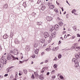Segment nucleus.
<instances>
[{
    "mask_svg": "<svg viewBox=\"0 0 80 80\" xmlns=\"http://www.w3.org/2000/svg\"><path fill=\"white\" fill-rule=\"evenodd\" d=\"M72 62H74L75 63V67L76 68H78L79 65H78V60L77 59L74 58L72 59Z\"/></svg>",
    "mask_w": 80,
    "mask_h": 80,
    "instance_id": "1",
    "label": "nucleus"
},
{
    "mask_svg": "<svg viewBox=\"0 0 80 80\" xmlns=\"http://www.w3.org/2000/svg\"><path fill=\"white\" fill-rule=\"evenodd\" d=\"M72 48H73V49H74L75 50H76V51H78V50L80 49V48H78V47H77V46L75 45H73Z\"/></svg>",
    "mask_w": 80,
    "mask_h": 80,
    "instance_id": "2",
    "label": "nucleus"
},
{
    "mask_svg": "<svg viewBox=\"0 0 80 80\" xmlns=\"http://www.w3.org/2000/svg\"><path fill=\"white\" fill-rule=\"evenodd\" d=\"M13 53L14 55H18V51L16 49L13 50Z\"/></svg>",
    "mask_w": 80,
    "mask_h": 80,
    "instance_id": "3",
    "label": "nucleus"
},
{
    "mask_svg": "<svg viewBox=\"0 0 80 80\" xmlns=\"http://www.w3.org/2000/svg\"><path fill=\"white\" fill-rule=\"evenodd\" d=\"M44 37L46 38H48V37H49V34H48V33L47 32H45L44 33Z\"/></svg>",
    "mask_w": 80,
    "mask_h": 80,
    "instance_id": "4",
    "label": "nucleus"
},
{
    "mask_svg": "<svg viewBox=\"0 0 80 80\" xmlns=\"http://www.w3.org/2000/svg\"><path fill=\"white\" fill-rule=\"evenodd\" d=\"M59 25L57 24H56L54 26L55 30L56 31H57V30H58L59 29Z\"/></svg>",
    "mask_w": 80,
    "mask_h": 80,
    "instance_id": "5",
    "label": "nucleus"
},
{
    "mask_svg": "<svg viewBox=\"0 0 80 80\" xmlns=\"http://www.w3.org/2000/svg\"><path fill=\"white\" fill-rule=\"evenodd\" d=\"M75 58L77 59L78 60H80V56H79L78 54H75Z\"/></svg>",
    "mask_w": 80,
    "mask_h": 80,
    "instance_id": "6",
    "label": "nucleus"
},
{
    "mask_svg": "<svg viewBox=\"0 0 80 80\" xmlns=\"http://www.w3.org/2000/svg\"><path fill=\"white\" fill-rule=\"evenodd\" d=\"M46 19L48 22H50L51 20H52L53 18L51 17L48 16L46 18Z\"/></svg>",
    "mask_w": 80,
    "mask_h": 80,
    "instance_id": "7",
    "label": "nucleus"
},
{
    "mask_svg": "<svg viewBox=\"0 0 80 80\" xmlns=\"http://www.w3.org/2000/svg\"><path fill=\"white\" fill-rule=\"evenodd\" d=\"M11 55V57L13 59V60H18V58L17 57H15L13 56L12 54H10Z\"/></svg>",
    "mask_w": 80,
    "mask_h": 80,
    "instance_id": "8",
    "label": "nucleus"
},
{
    "mask_svg": "<svg viewBox=\"0 0 80 80\" xmlns=\"http://www.w3.org/2000/svg\"><path fill=\"white\" fill-rule=\"evenodd\" d=\"M59 48L58 47H54L52 49V51L53 52L54 51H55V52H56V51L58 50V48Z\"/></svg>",
    "mask_w": 80,
    "mask_h": 80,
    "instance_id": "9",
    "label": "nucleus"
},
{
    "mask_svg": "<svg viewBox=\"0 0 80 80\" xmlns=\"http://www.w3.org/2000/svg\"><path fill=\"white\" fill-rule=\"evenodd\" d=\"M12 55V54H10L9 55H8L7 56L8 59L9 60H10L12 59V56L11 55Z\"/></svg>",
    "mask_w": 80,
    "mask_h": 80,
    "instance_id": "10",
    "label": "nucleus"
},
{
    "mask_svg": "<svg viewBox=\"0 0 80 80\" xmlns=\"http://www.w3.org/2000/svg\"><path fill=\"white\" fill-rule=\"evenodd\" d=\"M3 38L4 39H6L7 38H8V36L6 34L3 36Z\"/></svg>",
    "mask_w": 80,
    "mask_h": 80,
    "instance_id": "11",
    "label": "nucleus"
},
{
    "mask_svg": "<svg viewBox=\"0 0 80 80\" xmlns=\"http://www.w3.org/2000/svg\"><path fill=\"white\" fill-rule=\"evenodd\" d=\"M51 36L52 38H55V37H56V34L55 33V32L54 33H52Z\"/></svg>",
    "mask_w": 80,
    "mask_h": 80,
    "instance_id": "12",
    "label": "nucleus"
},
{
    "mask_svg": "<svg viewBox=\"0 0 80 80\" xmlns=\"http://www.w3.org/2000/svg\"><path fill=\"white\" fill-rule=\"evenodd\" d=\"M63 22V21L61 20L60 21V22H59V24L60 26L62 27V26L63 25V22Z\"/></svg>",
    "mask_w": 80,
    "mask_h": 80,
    "instance_id": "13",
    "label": "nucleus"
},
{
    "mask_svg": "<svg viewBox=\"0 0 80 80\" xmlns=\"http://www.w3.org/2000/svg\"><path fill=\"white\" fill-rule=\"evenodd\" d=\"M39 77L40 80H43L44 79V77L42 75H40Z\"/></svg>",
    "mask_w": 80,
    "mask_h": 80,
    "instance_id": "14",
    "label": "nucleus"
},
{
    "mask_svg": "<svg viewBox=\"0 0 80 80\" xmlns=\"http://www.w3.org/2000/svg\"><path fill=\"white\" fill-rule=\"evenodd\" d=\"M54 7H55V6L53 5H50L49 7V8L50 9H53V8H54Z\"/></svg>",
    "mask_w": 80,
    "mask_h": 80,
    "instance_id": "15",
    "label": "nucleus"
},
{
    "mask_svg": "<svg viewBox=\"0 0 80 80\" xmlns=\"http://www.w3.org/2000/svg\"><path fill=\"white\" fill-rule=\"evenodd\" d=\"M14 43L16 44H18L20 42L17 39H16L14 41Z\"/></svg>",
    "mask_w": 80,
    "mask_h": 80,
    "instance_id": "16",
    "label": "nucleus"
},
{
    "mask_svg": "<svg viewBox=\"0 0 80 80\" xmlns=\"http://www.w3.org/2000/svg\"><path fill=\"white\" fill-rule=\"evenodd\" d=\"M45 41V40L44 38H42L40 40V42H41V43H44Z\"/></svg>",
    "mask_w": 80,
    "mask_h": 80,
    "instance_id": "17",
    "label": "nucleus"
},
{
    "mask_svg": "<svg viewBox=\"0 0 80 80\" xmlns=\"http://www.w3.org/2000/svg\"><path fill=\"white\" fill-rule=\"evenodd\" d=\"M23 72L24 73H25V74L26 75V74H27V70L23 69Z\"/></svg>",
    "mask_w": 80,
    "mask_h": 80,
    "instance_id": "18",
    "label": "nucleus"
},
{
    "mask_svg": "<svg viewBox=\"0 0 80 80\" xmlns=\"http://www.w3.org/2000/svg\"><path fill=\"white\" fill-rule=\"evenodd\" d=\"M54 29H55L54 27H52L50 29V32H52L53 30Z\"/></svg>",
    "mask_w": 80,
    "mask_h": 80,
    "instance_id": "19",
    "label": "nucleus"
},
{
    "mask_svg": "<svg viewBox=\"0 0 80 80\" xmlns=\"http://www.w3.org/2000/svg\"><path fill=\"white\" fill-rule=\"evenodd\" d=\"M45 6H43L41 8V10H45Z\"/></svg>",
    "mask_w": 80,
    "mask_h": 80,
    "instance_id": "20",
    "label": "nucleus"
},
{
    "mask_svg": "<svg viewBox=\"0 0 80 80\" xmlns=\"http://www.w3.org/2000/svg\"><path fill=\"white\" fill-rule=\"evenodd\" d=\"M42 22H37V25H42Z\"/></svg>",
    "mask_w": 80,
    "mask_h": 80,
    "instance_id": "21",
    "label": "nucleus"
},
{
    "mask_svg": "<svg viewBox=\"0 0 80 80\" xmlns=\"http://www.w3.org/2000/svg\"><path fill=\"white\" fill-rule=\"evenodd\" d=\"M25 50H27V51H29V50H30V48L28 47L27 46L25 48Z\"/></svg>",
    "mask_w": 80,
    "mask_h": 80,
    "instance_id": "22",
    "label": "nucleus"
},
{
    "mask_svg": "<svg viewBox=\"0 0 80 80\" xmlns=\"http://www.w3.org/2000/svg\"><path fill=\"white\" fill-rule=\"evenodd\" d=\"M58 58H62V55H61L60 54H59L58 55Z\"/></svg>",
    "mask_w": 80,
    "mask_h": 80,
    "instance_id": "23",
    "label": "nucleus"
},
{
    "mask_svg": "<svg viewBox=\"0 0 80 80\" xmlns=\"http://www.w3.org/2000/svg\"><path fill=\"white\" fill-rule=\"evenodd\" d=\"M4 64H6L7 63V60L5 59L4 60L2 61Z\"/></svg>",
    "mask_w": 80,
    "mask_h": 80,
    "instance_id": "24",
    "label": "nucleus"
},
{
    "mask_svg": "<svg viewBox=\"0 0 80 80\" xmlns=\"http://www.w3.org/2000/svg\"><path fill=\"white\" fill-rule=\"evenodd\" d=\"M38 49H37L35 51V54L38 55Z\"/></svg>",
    "mask_w": 80,
    "mask_h": 80,
    "instance_id": "25",
    "label": "nucleus"
},
{
    "mask_svg": "<svg viewBox=\"0 0 80 80\" xmlns=\"http://www.w3.org/2000/svg\"><path fill=\"white\" fill-rule=\"evenodd\" d=\"M23 6H24V7L25 8L26 7V2H24L22 4Z\"/></svg>",
    "mask_w": 80,
    "mask_h": 80,
    "instance_id": "26",
    "label": "nucleus"
},
{
    "mask_svg": "<svg viewBox=\"0 0 80 80\" xmlns=\"http://www.w3.org/2000/svg\"><path fill=\"white\" fill-rule=\"evenodd\" d=\"M4 8H8V5L7 4H5L4 6Z\"/></svg>",
    "mask_w": 80,
    "mask_h": 80,
    "instance_id": "27",
    "label": "nucleus"
},
{
    "mask_svg": "<svg viewBox=\"0 0 80 80\" xmlns=\"http://www.w3.org/2000/svg\"><path fill=\"white\" fill-rule=\"evenodd\" d=\"M72 28L73 29V30H74L75 31H77V28H76V27L73 26L72 27Z\"/></svg>",
    "mask_w": 80,
    "mask_h": 80,
    "instance_id": "28",
    "label": "nucleus"
},
{
    "mask_svg": "<svg viewBox=\"0 0 80 80\" xmlns=\"http://www.w3.org/2000/svg\"><path fill=\"white\" fill-rule=\"evenodd\" d=\"M53 67L54 68H57V64H55Z\"/></svg>",
    "mask_w": 80,
    "mask_h": 80,
    "instance_id": "29",
    "label": "nucleus"
},
{
    "mask_svg": "<svg viewBox=\"0 0 80 80\" xmlns=\"http://www.w3.org/2000/svg\"><path fill=\"white\" fill-rule=\"evenodd\" d=\"M14 67V66H12V67H11L8 68L7 69V70H10V68H13Z\"/></svg>",
    "mask_w": 80,
    "mask_h": 80,
    "instance_id": "30",
    "label": "nucleus"
},
{
    "mask_svg": "<svg viewBox=\"0 0 80 80\" xmlns=\"http://www.w3.org/2000/svg\"><path fill=\"white\" fill-rule=\"evenodd\" d=\"M55 70H53L51 72V74H54V73H55Z\"/></svg>",
    "mask_w": 80,
    "mask_h": 80,
    "instance_id": "31",
    "label": "nucleus"
},
{
    "mask_svg": "<svg viewBox=\"0 0 80 80\" xmlns=\"http://www.w3.org/2000/svg\"><path fill=\"white\" fill-rule=\"evenodd\" d=\"M31 78L32 79H35V77L34 76V75L32 74V75L31 77Z\"/></svg>",
    "mask_w": 80,
    "mask_h": 80,
    "instance_id": "32",
    "label": "nucleus"
},
{
    "mask_svg": "<svg viewBox=\"0 0 80 80\" xmlns=\"http://www.w3.org/2000/svg\"><path fill=\"white\" fill-rule=\"evenodd\" d=\"M1 59L2 61H3V60H5V57L2 56L1 58Z\"/></svg>",
    "mask_w": 80,
    "mask_h": 80,
    "instance_id": "33",
    "label": "nucleus"
},
{
    "mask_svg": "<svg viewBox=\"0 0 80 80\" xmlns=\"http://www.w3.org/2000/svg\"><path fill=\"white\" fill-rule=\"evenodd\" d=\"M54 11L56 12H58V9H57V8L55 9L54 10Z\"/></svg>",
    "mask_w": 80,
    "mask_h": 80,
    "instance_id": "34",
    "label": "nucleus"
},
{
    "mask_svg": "<svg viewBox=\"0 0 80 80\" xmlns=\"http://www.w3.org/2000/svg\"><path fill=\"white\" fill-rule=\"evenodd\" d=\"M32 16H34V15H36V13L34 12H33L32 13Z\"/></svg>",
    "mask_w": 80,
    "mask_h": 80,
    "instance_id": "35",
    "label": "nucleus"
},
{
    "mask_svg": "<svg viewBox=\"0 0 80 80\" xmlns=\"http://www.w3.org/2000/svg\"><path fill=\"white\" fill-rule=\"evenodd\" d=\"M47 47V44H44L43 46V47L44 48H45Z\"/></svg>",
    "mask_w": 80,
    "mask_h": 80,
    "instance_id": "36",
    "label": "nucleus"
},
{
    "mask_svg": "<svg viewBox=\"0 0 80 80\" xmlns=\"http://www.w3.org/2000/svg\"><path fill=\"white\" fill-rule=\"evenodd\" d=\"M53 61H57V58L56 57L53 60Z\"/></svg>",
    "mask_w": 80,
    "mask_h": 80,
    "instance_id": "37",
    "label": "nucleus"
},
{
    "mask_svg": "<svg viewBox=\"0 0 80 80\" xmlns=\"http://www.w3.org/2000/svg\"><path fill=\"white\" fill-rule=\"evenodd\" d=\"M59 77L60 78H61V79H63V78H64L63 77L62 75L60 76Z\"/></svg>",
    "mask_w": 80,
    "mask_h": 80,
    "instance_id": "38",
    "label": "nucleus"
},
{
    "mask_svg": "<svg viewBox=\"0 0 80 80\" xmlns=\"http://www.w3.org/2000/svg\"><path fill=\"white\" fill-rule=\"evenodd\" d=\"M56 77V76H52V79L54 80L55 79Z\"/></svg>",
    "mask_w": 80,
    "mask_h": 80,
    "instance_id": "39",
    "label": "nucleus"
},
{
    "mask_svg": "<svg viewBox=\"0 0 80 80\" xmlns=\"http://www.w3.org/2000/svg\"><path fill=\"white\" fill-rule=\"evenodd\" d=\"M45 54V52H43L41 53V56H43Z\"/></svg>",
    "mask_w": 80,
    "mask_h": 80,
    "instance_id": "40",
    "label": "nucleus"
},
{
    "mask_svg": "<svg viewBox=\"0 0 80 80\" xmlns=\"http://www.w3.org/2000/svg\"><path fill=\"white\" fill-rule=\"evenodd\" d=\"M48 59L46 60H45V62H44V63H48Z\"/></svg>",
    "mask_w": 80,
    "mask_h": 80,
    "instance_id": "41",
    "label": "nucleus"
},
{
    "mask_svg": "<svg viewBox=\"0 0 80 80\" xmlns=\"http://www.w3.org/2000/svg\"><path fill=\"white\" fill-rule=\"evenodd\" d=\"M13 78V75H11L10 76V79H11V78Z\"/></svg>",
    "mask_w": 80,
    "mask_h": 80,
    "instance_id": "42",
    "label": "nucleus"
},
{
    "mask_svg": "<svg viewBox=\"0 0 80 80\" xmlns=\"http://www.w3.org/2000/svg\"><path fill=\"white\" fill-rule=\"evenodd\" d=\"M58 20H59V21H63V20L61 19L60 18H58Z\"/></svg>",
    "mask_w": 80,
    "mask_h": 80,
    "instance_id": "43",
    "label": "nucleus"
},
{
    "mask_svg": "<svg viewBox=\"0 0 80 80\" xmlns=\"http://www.w3.org/2000/svg\"><path fill=\"white\" fill-rule=\"evenodd\" d=\"M52 3H48V6H50V5H52Z\"/></svg>",
    "mask_w": 80,
    "mask_h": 80,
    "instance_id": "44",
    "label": "nucleus"
},
{
    "mask_svg": "<svg viewBox=\"0 0 80 80\" xmlns=\"http://www.w3.org/2000/svg\"><path fill=\"white\" fill-rule=\"evenodd\" d=\"M43 72H44V70H43V69H42V70L41 71V72L43 73Z\"/></svg>",
    "mask_w": 80,
    "mask_h": 80,
    "instance_id": "45",
    "label": "nucleus"
},
{
    "mask_svg": "<svg viewBox=\"0 0 80 80\" xmlns=\"http://www.w3.org/2000/svg\"><path fill=\"white\" fill-rule=\"evenodd\" d=\"M77 36L78 37H80V35L79 34H77Z\"/></svg>",
    "mask_w": 80,
    "mask_h": 80,
    "instance_id": "46",
    "label": "nucleus"
},
{
    "mask_svg": "<svg viewBox=\"0 0 80 80\" xmlns=\"http://www.w3.org/2000/svg\"><path fill=\"white\" fill-rule=\"evenodd\" d=\"M49 39L50 41H51V40H52V37H49Z\"/></svg>",
    "mask_w": 80,
    "mask_h": 80,
    "instance_id": "47",
    "label": "nucleus"
},
{
    "mask_svg": "<svg viewBox=\"0 0 80 80\" xmlns=\"http://www.w3.org/2000/svg\"><path fill=\"white\" fill-rule=\"evenodd\" d=\"M75 38V36H73L72 37V39H74Z\"/></svg>",
    "mask_w": 80,
    "mask_h": 80,
    "instance_id": "48",
    "label": "nucleus"
},
{
    "mask_svg": "<svg viewBox=\"0 0 80 80\" xmlns=\"http://www.w3.org/2000/svg\"><path fill=\"white\" fill-rule=\"evenodd\" d=\"M46 51H47V52H49V49H48V48H46Z\"/></svg>",
    "mask_w": 80,
    "mask_h": 80,
    "instance_id": "49",
    "label": "nucleus"
},
{
    "mask_svg": "<svg viewBox=\"0 0 80 80\" xmlns=\"http://www.w3.org/2000/svg\"><path fill=\"white\" fill-rule=\"evenodd\" d=\"M67 33V32H66V31H63L62 32V34H65V33Z\"/></svg>",
    "mask_w": 80,
    "mask_h": 80,
    "instance_id": "50",
    "label": "nucleus"
},
{
    "mask_svg": "<svg viewBox=\"0 0 80 80\" xmlns=\"http://www.w3.org/2000/svg\"><path fill=\"white\" fill-rule=\"evenodd\" d=\"M48 49L49 51H50V50H52V49H51V48H50V47L48 48Z\"/></svg>",
    "mask_w": 80,
    "mask_h": 80,
    "instance_id": "51",
    "label": "nucleus"
},
{
    "mask_svg": "<svg viewBox=\"0 0 80 80\" xmlns=\"http://www.w3.org/2000/svg\"><path fill=\"white\" fill-rule=\"evenodd\" d=\"M11 53H13V51L12 50L10 51V53L9 54H11Z\"/></svg>",
    "mask_w": 80,
    "mask_h": 80,
    "instance_id": "52",
    "label": "nucleus"
},
{
    "mask_svg": "<svg viewBox=\"0 0 80 80\" xmlns=\"http://www.w3.org/2000/svg\"><path fill=\"white\" fill-rule=\"evenodd\" d=\"M35 77H38V74H37L36 75H35Z\"/></svg>",
    "mask_w": 80,
    "mask_h": 80,
    "instance_id": "53",
    "label": "nucleus"
},
{
    "mask_svg": "<svg viewBox=\"0 0 80 80\" xmlns=\"http://www.w3.org/2000/svg\"><path fill=\"white\" fill-rule=\"evenodd\" d=\"M34 74L35 75H36L38 74V73H37V72H34Z\"/></svg>",
    "mask_w": 80,
    "mask_h": 80,
    "instance_id": "54",
    "label": "nucleus"
},
{
    "mask_svg": "<svg viewBox=\"0 0 80 80\" xmlns=\"http://www.w3.org/2000/svg\"><path fill=\"white\" fill-rule=\"evenodd\" d=\"M34 47L36 48L37 47V44H34Z\"/></svg>",
    "mask_w": 80,
    "mask_h": 80,
    "instance_id": "55",
    "label": "nucleus"
},
{
    "mask_svg": "<svg viewBox=\"0 0 80 80\" xmlns=\"http://www.w3.org/2000/svg\"><path fill=\"white\" fill-rule=\"evenodd\" d=\"M32 57L33 58H35V55L32 56Z\"/></svg>",
    "mask_w": 80,
    "mask_h": 80,
    "instance_id": "56",
    "label": "nucleus"
},
{
    "mask_svg": "<svg viewBox=\"0 0 80 80\" xmlns=\"http://www.w3.org/2000/svg\"><path fill=\"white\" fill-rule=\"evenodd\" d=\"M7 76H8V74H6L4 75V77H7Z\"/></svg>",
    "mask_w": 80,
    "mask_h": 80,
    "instance_id": "57",
    "label": "nucleus"
},
{
    "mask_svg": "<svg viewBox=\"0 0 80 80\" xmlns=\"http://www.w3.org/2000/svg\"><path fill=\"white\" fill-rule=\"evenodd\" d=\"M49 74H50V72H47V75H49Z\"/></svg>",
    "mask_w": 80,
    "mask_h": 80,
    "instance_id": "58",
    "label": "nucleus"
},
{
    "mask_svg": "<svg viewBox=\"0 0 80 80\" xmlns=\"http://www.w3.org/2000/svg\"><path fill=\"white\" fill-rule=\"evenodd\" d=\"M2 49V47L1 46H0V51H1Z\"/></svg>",
    "mask_w": 80,
    "mask_h": 80,
    "instance_id": "59",
    "label": "nucleus"
},
{
    "mask_svg": "<svg viewBox=\"0 0 80 80\" xmlns=\"http://www.w3.org/2000/svg\"><path fill=\"white\" fill-rule=\"evenodd\" d=\"M19 63H23V62L21 61H19Z\"/></svg>",
    "mask_w": 80,
    "mask_h": 80,
    "instance_id": "60",
    "label": "nucleus"
},
{
    "mask_svg": "<svg viewBox=\"0 0 80 80\" xmlns=\"http://www.w3.org/2000/svg\"><path fill=\"white\" fill-rule=\"evenodd\" d=\"M67 37V35H65L64 37V38H66Z\"/></svg>",
    "mask_w": 80,
    "mask_h": 80,
    "instance_id": "61",
    "label": "nucleus"
},
{
    "mask_svg": "<svg viewBox=\"0 0 80 80\" xmlns=\"http://www.w3.org/2000/svg\"><path fill=\"white\" fill-rule=\"evenodd\" d=\"M73 10V11H74V12H76V10H75V9H73L72 10Z\"/></svg>",
    "mask_w": 80,
    "mask_h": 80,
    "instance_id": "62",
    "label": "nucleus"
},
{
    "mask_svg": "<svg viewBox=\"0 0 80 80\" xmlns=\"http://www.w3.org/2000/svg\"><path fill=\"white\" fill-rule=\"evenodd\" d=\"M61 43V41H59L58 42V44H60Z\"/></svg>",
    "mask_w": 80,
    "mask_h": 80,
    "instance_id": "63",
    "label": "nucleus"
},
{
    "mask_svg": "<svg viewBox=\"0 0 80 80\" xmlns=\"http://www.w3.org/2000/svg\"><path fill=\"white\" fill-rule=\"evenodd\" d=\"M12 37H13V35H10V38H12Z\"/></svg>",
    "mask_w": 80,
    "mask_h": 80,
    "instance_id": "64",
    "label": "nucleus"
}]
</instances>
